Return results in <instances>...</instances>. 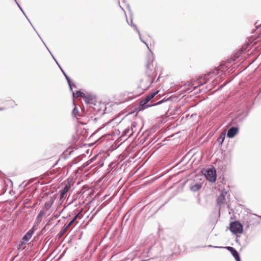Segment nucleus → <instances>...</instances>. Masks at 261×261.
Returning <instances> with one entry per match:
<instances>
[{"label":"nucleus","mask_w":261,"mask_h":261,"mask_svg":"<svg viewBox=\"0 0 261 261\" xmlns=\"http://www.w3.org/2000/svg\"><path fill=\"white\" fill-rule=\"evenodd\" d=\"M151 99L149 97L148 95H147L144 99L141 100L140 101L139 106L138 107V109L139 111L143 110L146 108H148L149 107H151L152 106H157L159 105H160L164 102L167 101L169 100V98H167L166 99H163L157 102L153 103V100L151 101V102L148 103V102L150 101Z\"/></svg>","instance_id":"1"},{"label":"nucleus","mask_w":261,"mask_h":261,"mask_svg":"<svg viewBox=\"0 0 261 261\" xmlns=\"http://www.w3.org/2000/svg\"><path fill=\"white\" fill-rule=\"evenodd\" d=\"M83 217L82 212L80 211L77 212V213L75 214L72 220L68 223L65 224L61 228V230L59 233V237H62L63 236L68 230L69 228L73 224V223L76 221V220L80 218H81Z\"/></svg>","instance_id":"2"},{"label":"nucleus","mask_w":261,"mask_h":261,"mask_svg":"<svg viewBox=\"0 0 261 261\" xmlns=\"http://www.w3.org/2000/svg\"><path fill=\"white\" fill-rule=\"evenodd\" d=\"M202 173L209 181L214 182L216 181L217 174L216 170L214 167L208 168L205 170H203Z\"/></svg>","instance_id":"3"},{"label":"nucleus","mask_w":261,"mask_h":261,"mask_svg":"<svg viewBox=\"0 0 261 261\" xmlns=\"http://www.w3.org/2000/svg\"><path fill=\"white\" fill-rule=\"evenodd\" d=\"M230 230L234 234L241 233L243 231V226L239 221H234L230 224Z\"/></svg>","instance_id":"4"},{"label":"nucleus","mask_w":261,"mask_h":261,"mask_svg":"<svg viewBox=\"0 0 261 261\" xmlns=\"http://www.w3.org/2000/svg\"><path fill=\"white\" fill-rule=\"evenodd\" d=\"M136 125V123L135 122L131 123L130 125H128L126 128L123 130L122 136L125 137L127 138L130 137L136 131V130L134 129V128H135Z\"/></svg>","instance_id":"5"},{"label":"nucleus","mask_w":261,"mask_h":261,"mask_svg":"<svg viewBox=\"0 0 261 261\" xmlns=\"http://www.w3.org/2000/svg\"><path fill=\"white\" fill-rule=\"evenodd\" d=\"M162 249L163 247L160 244L155 243L148 249V253H150L153 256H156L160 254Z\"/></svg>","instance_id":"6"},{"label":"nucleus","mask_w":261,"mask_h":261,"mask_svg":"<svg viewBox=\"0 0 261 261\" xmlns=\"http://www.w3.org/2000/svg\"><path fill=\"white\" fill-rule=\"evenodd\" d=\"M35 226H33L31 229H30L22 237L21 240L24 242L25 243H28V241L31 239L33 234L34 233Z\"/></svg>","instance_id":"7"},{"label":"nucleus","mask_w":261,"mask_h":261,"mask_svg":"<svg viewBox=\"0 0 261 261\" xmlns=\"http://www.w3.org/2000/svg\"><path fill=\"white\" fill-rule=\"evenodd\" d=\"M229 250L231 254L233 255L236 261H241L239 254L238 252L232 247L228 246L226 247Z\"/></svg>","instance_id":"8"},{"label":"nucleus","mask_w":261,"mask_h":261,"mask_svg":"<svg viewBox=\"0 0 261 261\" xmlns=\"http://www.w3.org/2000/svg\"><path fill=\"white\" fill-rule=\"evenodd\" d=\"M70 187V184H69V182H67V184H65V186L63 188V189L61 190L59 192V195H60V199L64 198V197H65L64 196L67 193V192L68 191Z\"/></svg>","instance_id":"9"},{"label":"nucleus","mask_w":261,"mask_h":261,"mask_svg":"<svg viewBox=\"0 0 261 261\" xmlns=\"http://www.w3.org/2000/svg\"><path fill=\"white\" fill-rule=\"evenodd\" d=\"M238 127L232 126L228 130L227 136L229 138H232L238 133Z\"/></svg>","instance_id":"10"},{"label":"nucleus","mask_w":261,"mask_h":261,"mask_svg":"<svg viewBox=\"0 0 261 261\" xmlns=\"http://www.w3.org/2000/svg\"><path fill=\"white\" fill-rule=\"evenodd\" d=\"M84 99L85 101L87 104H93L94 102L95 96L92 94H87L85 95L84 96Z\"/></svg>","instance_id":"11"},{"label":"nucleus","mask_w":261,"mask_h":261,"mask_svg":"<svg viewBox=\"0 0 261 261\" xmlns=\"http://www.w3.org/2000/svg\"><path fill=\"white\" fill-rule=\"evenodd\" d=\"M130 24H131V25H132L135 28V30L138 32L141 41L142 42H143L146 45V46L147 47L148 49H149V48L148 47V44L142 39L141 33H140L139 30H138L137 25L133 23V19L132 18L130 20Z\"/></svg>","instance_id":"12"},{"label":"nucleus","mask_w":261,"mask_h":261,"mask_svg":"<svg viewBox=\"0 0 261 261\" xmlns=\"http://www.w3.org/2000/svg\"><path fill=\"white\" fill-rule=\"evenodd\" d=\"M202 185L200 183H197L191 186L190 190L193 192H196L201 189Z\"/></svg>","instance_id":"13"},{"label":"nucleus","mask_w":261,"mask_h":261,"mask_svg":"<svg viewBox=\"0 0 261 261\" xmlns=\"http://www.w3.org/2000/svg\"><path fill=\"white\" fill-rule=\"evenodd\" d=\"M225 138V133H222L220 136L217 138V142L220 144L222 145Z\"/></svg>","instance_id":"14"},{"label":"nucleus","mask_w":261,"mask_h":261,"mask_svg":"<svg viewBox=\"0 0 261 261\" xmlns=\"http://www.w3.org/2000/svg\"><path fill=\"white\" fill-rule=\"evenodd\" d=\"M62 73L63 74H64V75L65 76L66 80H67V82L68 83V84L69 85V88H70V90L71 91H72V85H71V80H70V79L69 78V77L66 74V73L64 72V70H62Z\"/></svg>","instance_id":"15"},{"label":"nucleus","mask_w":261,"mask_h":261,"mask_svg":"<svg viewBox=\"0 0 261 261\" xmlns=\"http://www.w3.org/2000/svg\"><path fill=\"white\" fill-rule=\"evenodd\" d=\"M85 93L80 91H77L75 93H73V97H75L76 96V97H81L83 98L84 96H85Z\"/></svg>","instance_id":"16"},{"label":"nucleus","mask_w":261,"mask_h":261,"mask_svg":"<svg viewBox=\"0 0 261 261\" xmlns=\"http://www.w3.org/2000/svg\"><path fill=\"white\" fill-rule=\"evenodd\" d=\"M225 201V197L224 196L221 194L219 196H218L217 198V202L218 204H222Z\"/></svg>","instance_id":"17"},{"label":"nucleus","mask_w":261,"mask_h":261,"mask_svg":"<svg viewBox=\"0 0 261 261\" xmlns=\"http://www.w3.org/2000/svg\"><path fill=\"white\" fill-rule=\"evenodd\" d=\"M25 244H27V243H25L24 242H23L22 240H21L20 243L19 244V245L17 247L18 250H23V246L25 245Z\"/></svg>","instance_id":"18"},{"label":"nucleus","mask_w":261,"mask_h":261,"mask_svg":"<svg viewBox=\"0 0 261 261\" xmlns=\"http://www.w3.org/2000/svg\"><path fill=\"white\" fill-rule=\"evenodd\" d=\"M78 113L79 111L76 108V107H74L72 112V115L74 117H76L77 115H79Z\"/></svg>","instance_id":"19"},{"label":"nucleus","mask_w":261,"mask_h":261,"mask_svg":"<svg viewBox=\"0 0 261 261\" xmlns=\"http://www.w3.org/2000/svg\"><path fill=\"white\" fill-rule=\"evenodd\" d=\"M158 92H159V91H155V92H152L151 93H150L149 94H148L147 95L151 99L158 93Z\"/></svg>","instance_id":"20"},{"label":"nucleus","mask_w":261,"mask_h":261,"mask_svg":"<svg viewBox=\"0 0 261 261\" xmlns=\"http://www.w3.org/2000/svg\"><path fill=\"white\" fill-rule=\"evenodd\" d=\"M158 92H159V91H155V92H152L151 93H150L149 94H148L147 95L151 99L158 93Z\"/></svg>","instance_id":"21"},{"label":"nucleus","mask_w":261,"mask_h":261,"mask_svg":"<svg viewBox=\"0 0 261 261\" xmlns=\"http://www.w3.org/2000/svg\"><path fill=\"white\" fill-rule=\"evenodd\" d=\"M44 215H45V212L42 210L40 211L37 215V220H39V218H41Z\"/></svg>","instance_id":"22"},{"label":"nucleus","mask_w":261,"mask_h":261,"mask_svg":"<svg viewBox=\"0 0 261 261\" xmlns=\"http://www.w3.org/2000/svg\"><path fill=\"white\" fill-rule=\"evenodd\" d=\"M199 84L201 85H202L206 83V81L205 80L204 78L201 77L199 80Z\"/></svg>","instance_id":"23"},{"label":"nucleus","mask_w":261,"mask_h":261,"mask_svg":"<svg viewBox=\"0 0 261 261\" xmlns=\"http://www.w3.org/2000/svg\"><path fill=\"white\" fill-rule=\"evenodd\" d=\"M17 4V5L18 6V8H19V9L21 10V11L22 12V13L24 14V15L25 16V17L27 18L26 15L25 14L24 11H23V10L22 9L21 7H20V6L19 5V4L17 2V3H16Z\"/></svg>","instance_id":"24"},{"label":"nucleus","mask_w":261,"mask_h":261,"mask_svg":"<svg viewBox=\"0 0 261 261\" xmlns=\"http://www.w3.org/2000/svg\"><path fill=\"white\" fill-rule=\"evenodd\" d=\"M55 60V61L56 62V63H57V64H58V66L59 67V68H60L61 70L62 71V70H63V69L62 68V67H61L60 66V65L58 64V63L57 62V61L56 60Z\"/></svg>","instance_id":"25"},{"label":"nucleus","mask_w":261,"mask_h":261,"mask_svg":"<svg viewBox=\"0 0 261 261\" xmlns=\"http://www.w3.org/2000/svg\"><path fill=\"white\" fill-rule=\"evenodd\" d=\"M55 60V61L56 62V63H57V64H58V66L59 67V68H60L61 70L62 71V70H63V69L62 68V67H61L60 66V65L58 64V63L57 62V61L56 60Z\"/></svg>","instance_id":"26"},{"label":"nucleus","mask_w":261,"mask_h":261,"mask_svg":"<svg viewBox=\"0 0 261 261\" xmlns=\"http://www.w3.org/2000/svg\"><path fill=\"white\" fill-rule=\"evenodd\" d=\"M55 60V61L56 62V63H57V64H58V66L59 67V68H60L61 70L62 71V70H63V69L62 68V67H61L60 66V65L58 64V63L57 62V61L56 60Z\"/></svg>","instance_id":"27"},{"label":"nucleus","mask_w":261,"mask_h":261,"mask_svg":"<svg viewBox=\"0 0 261 261\" xmlns=\"http://www.w3.org/2000/svg\"><path fill=\"white\" fill-rule=\"evenodd\" d=\"M208 247H214V248H222V247H219V246H213L212 245H208Z\"/></svg>","instance_id":"28"},{"label":"nucleus","mask_w":261,"mask_h":261,"mask_svg":"<svg viewBox=\"0 0 261 261\" xmlns=\"http://www.w3.org/2000/svg\"><path fill=\"white\" fill-rule=\"evenodd\" d=\"M146 68H147V69H149V68H150V64H149V63H147V64H146Z\"/></svg>","instance_id":"29"},{"label":"nucleus","mask_w":261,"mask_h":261,"mask_svg":"<svg viewBox=\"0 0 261 261\" xmlns=\"http://www.w3.org/2000/svg\"><path fill=\"white\" fill-rule=\"evenodd\" d=\"M49 53H50V54L51 55L53 58L54 59V60H55V58L54 57L53 55L51 54V53H50V51H49Z\"/></svg>","instance_id":"30"},{"label":"nucleus","mask_w":261,"mask_h":261,"mask_svg":"<svg viewBox=\"0 0 261 261\" xmlns=\"http://www.w3.org/2000/svg\"><path fill=\"white\" fill-rule=\"evenodd\" d=\"M43 43H44V45H45L46 47H47V46H46V44H45V43H44V42H43ZM46 48H48L47 47H46ZM47 49L49 50V49Z\"/></svg>","instance_id":"31"},{"label":"nucleus","mask_w":261,"mask_h":261,"mask_svg":"<svg viewBox=\"0 0 261 261\" xmlns=\"http://www.w3.org/2000/svg\"><path fill=\"white\" fill-rule=\"evenodd\" d=\"M14 2H15L16 3H17V1H16V0H14Z\"/></svg>","instance_id":"32"},{"label":"nucleus","mask_w":261,"mask_h":261,"mask_svg":"<svg viewBox=\"0 0 261 261\" xmlns=\"http://www.w3.org/2000/svg\"><path fill=\"white\" fill-rule=\"evenodd\" d=\"M3 110V109H2V108H0V111H1V110Z\"/></svg>","instance_id":"33"}]
</instances>
